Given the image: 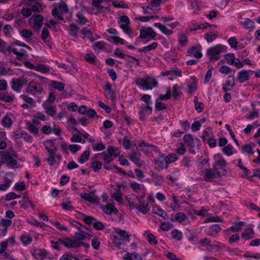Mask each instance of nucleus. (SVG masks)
Listing matches in <instances>:
<instances>
[{
	"label": "nucleus",
	"mask_w": 260,
	"mask_h": 260,
	"mask_svg": "<svg viewBox=\"0 0 260 260\" xmlns=\"http://www.w3.org/2000/svg\"><path fill=\"white\" fill-rule=\"evenodd\" d=\"M204 180L206 182H211L214 180L221 177L220 172L216 169H205L204 170Z\"/></svg>",
	"instance_id": "nucleus-6"
},
{
	"label": "nucleus",
	"mask_w": 260,
	"mask_h": 260,
	"mask_svg": "<svg viewBox=\"0 0 260 260\" xmlns=\"http://www.w3.org/2000/svg\"><path fill=\"white\" fill-rule=\"evenodd\" d=\"M136 83L138 86L141 87L146 90L152 89L158 84L157 81L155 79L149 77L139 78L136 80Z\"/></svg>",
	"instance_id": "nucleus-4"
},
{
	"label": "nucleus",
	"mask_w": 260,
	"mask_h": 260,
	"mask_svg": "<svg viewBox=\"0 0 260 260\" xmlns=\"http://www.w3.org/2000/svg\"><path fill=\"white\" fill-rule=\"evenodd\" d=\"M17 156L18 153L13 149H12V153L8 151H0V157L2 159H5L9 161L13 158H17Z\"/></svg>",
	"instance_id": "nucleus-11"
},
{
	"label": "nucleus",
	"mask_w": 260,
	"mask_h": 260,
	"mask_svg": "<svg viewBox=\"0 0 260 260\" xmlns=\"http://www.w3.org/2000/svg\"><path fill=\"white\" fill-rule=\"evenodd\" d=\"M112 197L118 203H121L123 201L122 192L119 189H114V192Z\"/></svg>",
	"instance_id": "nucleus-29"
},
{
	"label": "nucleus",
	"mask_w": 260,
	"mask_h": 260,
	"mask_svg": "<svg viewBox=\"0 0 260 260\" xmlns=\"http://www.w3.org/2000/svg\"><path fill=\"white\" fill-rule=\"evenodd\" d=\"M72 239L70 238H65L64 239L59 238V242L62 245H63L66 248H72Z\"/></svg>",
	"instance_id": "nucleus-36"
},
{
	"label": "nucleus",
	"mask_w": 260,
	"mask_h": 260,
	"mask_svg": "<svg viewBox=\"0 0 260 260\" xmlns=\"http://www.w3.org/2000/svg\"><path fill=\"white\" fill-rule=\"evenodd\" d=\"M20 35L24 38L28 39H30L32 35V32L28 29H23L20 32Z\"/></svg>",
	"instance_id": "nucleus-56"
},
{
	"label": "nucleus",
	"mask_w": 260,
	"mask_h": 260,
	"mask_svg": "<svg viewBox=\"0 0 260 260\" xmlns=\"http://www.w3.org/2000/svg\"><path fill=\"white\" fill-rule=\"evenodd\" d=\"M152 108L150 105L142 104L141 106V110L139 112V119L142 121L146 120L147 115L152 113Z\"/></svg>",
	"instance_id": "nucleus-9"
},
{
	"label": "nucleus",
	"mask_w": 260,
	"mask_h": 260,
	"mask_svg": "<svg viewBox=\"0 0 260 260\" xmlns=\"http://www.w3.org/2000/svg\"><path fill=\"white\" fill-rule=\"evenodd\" d=\"M254 236V232L252 229L246 230L241 234V237L245 240L252 239Z\"/></svg>",
	"instance_id": "nucleus-27"
},
{
	"label": "nucleus",
	"mask_w": 260,
	"mask_h": 260,
	"mask_svg": "<svg viewBox=\"0 0 260 260\" xmlns=\"http://www.w3.org/2000/svg\"><path fill=\"white\" fill-rule=\"evenodd\" d=\"M226 166V162L225 160L222 157L219 159L216 160L213 165V168L217 171L219 169L225 168Z\"/></svg>",
	"instance_id": "nucleus-19"
},
{
	"label": "nucleus",
	"mask_w": 260,
	"mask_h": 260,
	"mask_svg": "<svg viewBox=\"0 0 260 260\" xmlns=\"http://www.w3.org/2000/svg\"><path fill=\"white\" fill-rule=\"evenodd\" d=\"M222 152L227 156H231L236 153L234 148L231 144H229L222 148Z\"/></svg>",
	"instance_id": "nucleus-21"
},
{
	"label": "nucleus",
	"mask_w": 260,
	"mask_h": 260,
	"mask_svg": "<svg viewBox=\"0 0 260 260\" xmlns=\"http://www.w3.org/2000/svg\"><path fill=\"white\" fill-rule=\"evenodd\" d=\"M171 234L173 239L180 241L182 239L183 235L182 232L177 229L172 230Z\"/></svg>",
	"instance_id": "nucleus-31"
},
{
	"label": "nucleus",
	"mask_w": 260,
	"mask_h": 260,
	"mask_svg": "<svg viewBox=\"0 0 260 260\" xmlns=\"http://www.w3.org/2000/svg\"><path fill=\"white\" fill-rule=\"evenodd\" d=\"M157 43H152L151 44L147 46H144L142 48L140 49V51L144 52H149L152 50L155 49L157 47Z\"/></svg>",
	"instance_id": "nucleus-39"
},
{
	"label": "nucleus",
	"mask_w": 260,
	"mask_h": 260,
	"mask_svg": "<svg viewBox=\"0 0 260 260\" xmlns=\"http://www.w3.org/2000/svg\"><path fill=\"white\" fill-rule=\"evenodd\" d=\"M139 147L141 148V151L144 153H147L150 151V148H151L152 150L157 152V147L149 144L144 141H142L139 144Z\"/></svg>",
	"instance_id": "nucleus-12"
},
{
	"label": "nucleus",
	"mask_w": 260,
	"mask_h": 260,
	"mask_svg": "<svg viewBox=\"0 0 260 260\" xmlns=\"http://www.w3.org/2000/svg\"><path fill=\"white\" fill-rule=\"evenodd\" d=\"M156 34L154 30L151 27H143L140 30L139 37L137 39V40L139 38L141 39H145L150 37V40H156L155 38Z\"/></svg>",
	"instance_id": "nucleus-8"
},
{
	"label": "nucleus",
	"mask_w": 260,
	"mask_h": 260,
	"mask_svg": "<svg viewBox=\"0 0 260 260\" xmlns=\"http://www.w3.org/2000/svg\"><path fill=\"white\" fill-rule=\"evenodd\" d=\"M153 162L155 166L156 170L158 171H160L165 168H167V166H165L166 164L165 161V155L161 153H159L156 158L154 159Z\"/></svg>",
	"instance_id": "nucleus-10"
},
{
	"label": "nucleus",
	"mask_w": 260,
	"mask_h": 260,
	"mask_svg": "<svg viewBox=\"0 0 260 260\" xmlns=\"http://www.w3.org/2000/svg\"><path fill=\"white\" fill-rule=\"evenodd\" d=\"M27 83V80L23 77L13 78L10 81V85L12 90L18 93L21 92L22 88Z\"/></svg>",
	"instance_id": "nucleus-7"
},
{
	"label": "nucleus",
	"mask_w": 260,
	"mask_h": 260,
	"mask_svg": "<svg viewBox=\"0 0 260 260\" xmlns=\"http://www.w3.org/2000/svg\"><path fill=\"white\" fill-rule=\"evenodd\" d=\"M218 37V33H214L212 31L208 32L204 35V38L208 43L212 42Z\"/></svg>",
	"instance_id": "nucleus-28"
},
{
	"label": "nucleus",
	"mask_w": 260,
	"mask_h": 260,
	"mask_svg": "<svg viewBox=\"0 0 260 260\" xmlns=\"http://www.w3.org/2000/svg\"><path fill=\"white\" fill-rule=\"evenodd\" d=\"M201 49L202 47L200 45L196 46H192L188 50V52L193 55V56L196 58H200L202 56Z\"/></svg>",
	"instance_id": "nucleus-15"
},
{
	"label": "nucleus",
	"mask_w": 260,
	"mask_h": 260,
	"mask_svg": "<svg viewBox=\"0 0 260 260\" xmlns=\"http://www.w3.org/2000/svg\"><path fill=\"white\" fill-rule=\"evenodd\" d=\"M225 59L227 60L228 64L230 65H234V61L236 60V58L235 57L234 54L228 53L224 55Z\"/></svg>",
	"instance_id": "nucleus-43"
},
{
	"label": "nucleus",
	"mask_w": 260,
	"mask_h": 260,
	"mask_svg": "<svg viewBox=\"0 0 260 260\" xmlns=\"http://www.w3.org/2000/svg\"><path fill=\"white\" fill-rule=\"evenodd\" d=\"M212 129L210 127H207L203 132V135H202V139L203 142H205L206 141V138L209 137L211 138L212 137Z\"/></svg>",
	"instance_id": "nucleus-50"
},
{
	"label": "nucleus",
	"mask_w": 260,
	"mask_h": 260,
	"mask_svg": "<svg viewBox=\"0 0 260 260\" xmlns=\"http://www.w3.org/2000/svg\"><path fill=\"white\" fill-rule=\"evenodd\" d=\"M226 50V46L221 44H218L209 48L207 50V55L209 56L210 60L216 61L219 59L220 53L225 52Z\"/></svg>",
	"instance_id": "nucleus-2"
},
{
	"label": "nucleus",
	"mask_w": 260,
	"mask_h": 260,
	"mask_svg": "<svg viewBox=\"0 0 260 260\" xmlns=\"http://www.w3.org/2000/svg\"><path fill=\"white\" fill-rule=\"evenodd\" d=\"M108 152L112 156H114L115 157L117 156L120 152L118 149H116L114 147L109 146L107 148Z\"/></svg>",
	"instance_id": "nucleus-48"
},
{
	"label": "nucleus",
	"mask_w": 260,
	"mask_h": 260,
	"mask_svg": "<svg viewBox=\"0 0 260 260\" xmlns=\"http://www.w3.org/2000/svg\"><path fill=\"white\" fill-rule=\"evenodd\" d=\"M243 25L245 28L250 29L253 30L255 27L254 22L249 18L245 19Z\"/></svg>",
	"instance_id": "nucleus-42"
},
{
	"label": "nucleus",
	"mask_w": 260,
	"mask_h": 260,
	"mask_svg": "<svg viewBox=\"0 0 260 260\" xmlns=\"http://www.w3.org/2000/svg\"><path fill=\"white\" fill-rule=\"evenodd\" d=\"M175 220L181 223L186 219V215L182 212H179L175 215Z\"/></svg>",
	"instance_id": "nucleus-57"
},
{
	"label": "nucleus",
	"mask_w": 260,
	"mask_h": 260,
	"mask_svg": "<svg viewBox=\"0 0 260 260\" xmlns=\"http://www.w3.org/2000/svg\"><path fill=\"white\" fill-rule=\"evenodd\" d=\"M92 147L94 151H102L106 148L105 145L101 141L98 144H92Z\"/></svg>",
	"instance_id": "nucleus-47"
},
{
	"label": "nucleus",
	"mask_w": 260,
	"mask_h": 260,
	"mask_svg": "<svg viewBox=\"0 0 260 260\" xmlns=\"http://www.w3.org/2000/svg\"><path fill=\"white\" fill-rule=\"evenodd\" d=\"M93 227L96 230H103L105 228V225L102 222L98 221L96 219L93 222Z\"/></svg>",
	"instance_id": "nucleus-63"
},
{
	"label": "nucleus",
	"mask_w": 260,
	"mask_h": 260,
	"mask_svg": "<svg viewBox=\"0 0 260 260\" xmlns=\"http://www.w3.org/2000/svg\"><path fill=\"white\" fill-rule=\"evenodd\" d=\"M26 124L27 126L26 128L27 129V130L29 131L30 133H31L35 136L38 135L39 133V130L38 127L36 125H35L34 124H32L29 121H26Z\"/></svg>",
	"instance_id": "nucleus-25"
},
{
	"label": "nucleus",
	"mask_w": 260,
	"mask_h": 260,
	"mask_svg": "<svg viewBox=\"0 0 260 260\" xmlns=\"http://www.w3.org/2000/svg\"><path fill=\"white\" fill-rule=\"evenodd\" d=\"M103 211L108 215H110L112 213H116L118 212L117 209L113 205H107L104 206Z\"/></svg>",
	"instance_id": "nucleus-26"
},
{
	"label": "nucleus",
	"mask_w": 260,
	"mask_h": 260,
	"mask_svg": "<svg viewBox=\"0 0 260 260\" xmlns=\"http://www.w3.org/2000/svg\"><path fill=\"white\" fill-rule=\"evenodd\" d=\"M160 228L164 231H168L173 228V224L169 222H167V223L164 222L161 223Z\"/></svg>",
	"instance_id": "nucleus-58"
},
{
	"label": "nucleus",
	"mask_w": 260,
	"mask_h": 260,
	"mask_svg": "<svg viewBox=\"0 0 260 260\" xmlns=\"http://www.w3.org/2000/svg\"><path fill=\"white\" fill-rule=\"evenodd\" d=\"M43 108L46 113L51 116H53L56 113V108L55 106H48L45 103L43 104Z\"/></svg>",
	"instance_id": "nucleus-22"
},
{
	"label": "nucleus",
	"mask_w": 260,
	"mask_h": 260,
	"mask_svg": "<svg viewBox=\"0 0 260 260\" xmlns=\"http://www.w3.org/2000/svg\"><path fill=\"white\" fill-rule=\"evenodd\" d=\"M91 167L94 172H98L102 168V164L100 161L95 160L91 163Z\"/></svg>",
	"instance_id": "nucleus-64"
},
{
	"label": "nucleus",
	"mask_w": 260,
	"mask_h": 260,
	"mask_svg": "<svg viewBox=\"0 0 260 260\" xmlns=\"http://www.w3.org/2000/svg\"><path fill=\"white\" fill-rule=\"evenodd\" d=\"M21 241L24 246H26L32 242V239L30 236H22Z\"/></svg>",
	"instance_id": "nucleus-54"
},
{
	"label": "nucleus",
	"mask_w": 260,
	"mask_h": 260,
	"mask_svg": "<svg viewBox=\"0 0 260 260\" xmlns=\"http://www.w3.org/2000/svg\"><path fill=\"white\" fill-rule=\"evenodd\" d=\"M61 207L63 210L67 211H72L74 209L72 205V202L70 201L62 202L61 204Z\"/></svg>",
	"instance_id": "nucleus-53"
},
{
	"label": "nucleus",
	"mask_w": 260,
	"mask_h": 260,
	"mask_svg": "<svg viewBox=\"0 0 260 260\" xmlns=\"http://www.w3.org/2000/svg\"><path fill=\"white\" fill-rule=\"evenodd\" d=\"M79 231H80V233H76L74 237L75 239L81 241V240H83L86 238V235H87V234L84 232L82 230H80Z\"/></svg>",
	"instance_id": "nucleus-52"
},
{
	"label": "nucleus",
	"mask_w": 260,
	"mask_h": 260,
	"mask_svg": "<svg viewBox=\"0 0 260 260\" xmlns=\"http://www.w3.org/2000/svg\"><path fill=\"white\" fill-rule=\"evenodd\" d=\"M69 28H70V35L74 37H77V32L79 30V27L77 26L74 23H71L69 25Z\"/></svg>",
	"instance_id": "nucleus-40"
},
{
	"label": "nucleus",
	"mask_w": 260,
	"mask_h": 260,
	"mask_svg": "<svg viewBox=\"0 0 260 260\" xmlns=\"http://www.w3.org/2000/svg\"><path fill=\"white\" fill-rule=\"evenodd\" d=\"M52 87L59 91H62L64 89L65 84L59 81H52Z\"/></svg>",
	"instance_id": "nucleus-34"
},
{
	"label": "nucleus",
	"mask_w": 260,
	"mask_h": 260,
	"mask_svg": "<svg viewBox=\"0 0 260 260\" xmlns=\"http://www.w3.org/2000/svg\"><path fill=\"white\" fill-rule=\"evenodd\" d=\"M5 183L0 184V190L5 191L10 186L11 181L7 178H5Z\"/></svg>",
	"instance_id": "nucleus-60"
},
{
	"label": "nucleus",
	"mask_w": 260,
	"mask_h": 260,
	"mask_svg": "<svg viewBox=\"0 0 260 260\" xmlns=\"http://www.w3.org/2000/svg\"><path fill=\"white\" fill-rule=\"evenodd\" d=\"M179 124L181 125L183 130V132H184V133L187 132L189 129L190 123L187 120H181L179 121Z\"/></svg>",
	"instance_id": "nucleus-46"
},
{
	"label": "nucleus",
	"mask_w": 260,
	"mask_h": 260,
	"mask_svg": "<svg viewBox=\"0 0 260 260\" xmlns=\"http://www.w3.org/2000/svg\"><path fill=\"white\" fill-rule=\"evenodd\" d=\"M133 147L132 152L128 153L127 157L129 159L132 161L137 167L140 168L144 164V161L141 160V153L139 152L138 148L136 147V144H134Z\"/></svg>",
	"instance_id": "nucleus-5"
},
{
	"label": "nucleus",
	"mask_w": 260,
	"mask_h": 260,
	"mask_svg": "<svg viewBox=\"0 0 260 260\" xmlns=\"http://www.w3.org/2000/svg\"><path fill=\"white\" fill-rule=\"evenodd\" d=\"M14 99V96L13 94L11 95H6L4 94L3 96H0V100H3L6 103H11L13 102Z\"/></svg>",
	"instance_id": "nucleus-55"
},
{
	"label": "nucleus",
	"mask_w": 260,
	"mask_h": 260,
	"mask_svg": "<svg viewBox=\"0 0 260 260\" xmlns=\"http://www.w3.org/2000/svg\"><path fill=\"white\" fill-rule=\"evenodd\" d=\"M243 225L244 222L243 221L235 222L234 224L230 227V229L233 232H238L241 230V228Z\"/></svg>",
	"instance_id": "nucleus-41"
},
{
	"label": "nucleus",
	"mask_w": 260,
	"mask_h": 260,
	"mask_svg": "<svg viewBox=\"0 0 260 260\" xmlns=\"http://www.w3.org/2000/svg\"><path fill=\"white\" fill-rule=\"evenodd\" d=\"M127 201L131 209H136L144 214H147L150 210L148 207L149 203L144 199L142 196L138 197L132 194L127 198Z\"/></svg>",
	"instance_id": "nucleus-1"
},
{
	"label": "nucleus",
	"mask_w": 260,
	"mask_h": 260,
	"mask_svg": "<svg viewBox=\"0 0 260 260\" xmlns=\"http://www.w3.org/2000/svg\"><path fill=\"white\" fill-rule=\"evenodd\" d=\"M80 32L85 36L86 37L90 39L91 42H93L94 41V39H92L91 38V32L90 29H89L87 27H84L83 29L80 31Z\"/></svg>",
	"instance_id": "nucleus-49"
},
{
	"label": "nucleus",
	"mask_w": 260,
	"mask_h": 260,
	"mask_svg": "<svg viewBox=\"0 0 260 260\" xmlns=\"http://www.w3.org/2000/svg\"><path fill=\"white\" fill-rule=\"evenodd\" d=\"M173 96L176 99L178 100L181 94L180 89L177 84H175L173 87Z\"/></svg>",
	"instance_id": "nucleus-35"
},
{
	"label": "nucleus",
	"mask_w": 260,
	"mask_h": 260,
	"mask_svg": "<svg viewBox=\"0 0 260 260\" xmlns=\"http://www.w3.org/2000/svg\"><path fill=\"white\" fill-rule=\"evenodd\" d=\"M12 221L10 219L2 218L1 220V224L4 227V228H6L8 230V228L11 226L12 224Z\"/></svg>",
	"instance_id": "nucleus-62"
},
{
	"label": "nucleus",
	"mask_w": 260,
	"mask_h": 260,
	"mask_svg": "<svg viewBox=\"0 0 260 260\" xmlns=\"http://www.w3.org/2000/svg\"><path fill=\"white\" fill-rule=\"evenodd\" d=\"M221 228L219 224H214L209 228L207 235L215 237V234L219 232Z\"/></svg>",
	"instance_id": "nucleus-18"
},
{
	"label": "nucleus",
	"mask_w": 260,
	"mask_h": 260,
	"mask_svg": "<svg viewBox=\"0 0 260 260\" xmlns=\"http://www.w3.org/2000/svg\"><path fill=\"white\" fill-rule=\"evenodd\" d=\"M85 58L86 60L90 63H94L96 59V56L93 53H86Z\"/></svg>",
	"instance_id": "nucleus-44"
},
{
	"label": "nucleus",
	"mask_w": 260,
	"mask_h": 260,
	"mask_svg": "<svg viewBox=\"0 0 260 260\" xmlns=\"http://www.w3.org/2000/svg\"><path fill=\"white\" fill-rule=\"evenodd\" d=\"M152 212L153 213L157 214L165 220L169 219V216L167 213L162 209L158 208L157 206H155L153 207Z\"/></svg>",
	"instance_id": "nucleus-16"
},
{
	"label": "nucleus",
	"mask_w": 260,
	"mask_h": 260,
	"mask_svg": "<svg viewBox=\"0 0 260 260\" xmlns=\"http://www.w3.org/2000/svg\"><path fill=\"white\" fill-rule=\"evenodd\" d=\"M114 231L117 236L123 241H129V238L131 236V234H129L128 232L120 228H115Z\"/></svg>",
	"instance_id": "nucleus-14"
},
{
	"label": "nucleus",
	"mask_w": 260,
	"mask_h": 260,
	"mask_svg": "<svg viewBox=\"0 0 260 260\" xmlns=\"http://www.w3.org/2000/svg\"><path fill=\"white\" fill-rule=\"evenodd\" d=\"M110 237L113 243L117 249H121V246L123 245V243L122 241L123 240L116 235H110Z\"/></svg>",
	"instance_id": "nucleus-20"
},
{
	"label": "nucleus",
	"mask_w": 260,
	"mask_h": 260,
	"mask_svg": "<svg viewBox=\"0 0 260 260\" xmlns=\"http://www.w3.org/2000/svg\"><path fill=\"white\" fill-rule=\"evenodd\" d=\"M238 79L240 83H243L249 80L248 71L241 70L238 74Z\"/></svg>",
	"instance_id": "nucleus-17"
},
{
	"label": "nucleus",
	"mask_w": 260,
	"mask_h": 260,
	"mask_svg": "<svg viewBox=\"0 0 260 260\" xmlns=\"http://www.w3.org/2000/svg\"><path fill=\"white\" fill-rule=\"evenodd\" d=\"M178 158L177 155L175 153H170L165 157V161L166 165L170 164L176 161Z\"/></svg>",
	"instance_id": "nucleus-30"
},
{
	"label": "nucleus",
	"mask_w": 260,
	"mask_h": 260,
	"mask_svg": "<svg viewBox=\"0 0 260 260\" xmlns=\"http://www.w3.org/2000/svg\"><path fill=\"white\" fill-rule=\"evenodd\" d=\"M45 149L50 155H55L57 149L55 147V143L52 140H47L45 142Z\"/></svg>",
	"instance_id": "nucleus-13"
},
{
	"label": "nucleus",
	"mask_w": 260,
	"mask_h": 260,
	"mask_svg": "<svg viewBox=\"0 0 260 260\" xmlns=\"http://www.w3.org/2000/svg\"><path fill=\"white\" fill-rule=\"evenodd\" d=\"M12 119L8 116H4L2 120V125L5 127H9L12 124Z\"/></svg>",
	"instance_id": "nucleus-37"
},
{
	"label": "nucleus",
	"mask_w": 260,
	"mask_h": 260,
	"mask_svg": "<svg viewBox=\"0 0 260 260\" xmlns=\"http://www.w3.org/2000/svg\"><path fill=\"white\" fill-rule=\"evenodd\" d=\"M31 10L35 13H40L43 10L42 5L40 3L37 2L32 7Z\"/></svg>",
	"instance_id": "nucleus-59"
},
{
	"label": "nucleus",
	"mask_w": 260,
	"mask_h": 260,
	"mask_svg": "<svg viewBox=\"0 0 260 260\" xmlns=\"http://www.w3.org/2000/svg\"><path fill=\"white\" fill-rule=\"evenodd\" d=\"M35 70L43 73H47L49 71L48 67L46 64L42 63H38L36 65Z\"/></svg>",
	"instance_id": "nucleus-45"
},
{
	"label": "nucleus",
	"mask_w": 260,
	"mask_h": 260,
	"mask_svg": "<svg viewBox=\"0 0 260 260\" xmlns=\"http://www.w3.org/2000/svg\"><path fill=\"white\" fill-rule=\"evenodd\" d=\"M153 183L157 186H160L165 182L164 177L157 174H153L152 176Z\"/></svg>",
	"instance_id": "nucleus-23"
},
{
	"label": "nucleus",
	"mask_w": 260,
	"mask_h": 260,
	"mask_svg": "<svg viewBox=\"0 0 260 260\" xmlns=\"http://www.w3.org/2000/svg\"><path fill=\"white\" fill-rule=\"evenodd\" d=\"M81 216V218L83 221L88 225H91L93 224L94 221L96 220V218L88 215H86L84 214L80 213Z\"/></svg>",
	"instance_id": "nucleus-24"
},
{
	"label": "nucleus",
	"mask_w": 260,
	"mask_h": 260,
	"mask_svg": "<svg viewBox=\"0 0 260 260\" xmlns=\"http://www.w3.org/2000/svg\"><path fill=\"white\" fill-rule=\"evenodd\" d=\"M183 139L184 141L191 148L194 146V141L191 134H186L184 135Z\"/></svg>",
	"instance_id": "nucleus-32"
},
{
	"label": "nucleus",
	"mask_w": 260,
	"mask_h": 260,
	"mask_svg": "<svg viewBox=\"0 0 260 260\" xmlns=\"http://www.w3.org/2000/svg\"><path fill=\"white\" fill-rule=\"evenodd\" d=\"M129 186L131 188H132V189L137 192L141 188V186L142 185L141 184H139L136 182L135 181H132L129 183Z\"/></svg>",
	"instance_id": "nucleus-61"
},
{
	"label": "nucleus",
	"mask_w": 260,
	"mask_h": 260,
	"mask_svg": "<svg viewBox=\"0 0 260 260\" xmlns=\"http://www.w3.org/2000/svg\"><path fill=\"white\" fill-rule=\"evenodd\" d=\"M90 151L88 150L84 151L82 154L81 157L78 159V161L80 164H84L86 162L89 157Z\"/></svg>",
	"instance_id": "nucleus-33"
},
{
	"label": "nucleus",
	"mask_w": 260,
	"mask_h": 260,
	"mask_svg": "<svg viewBox=\"0 0 260 260\" xmlns=\"http://www.w3.org/2000/svg\"><path fill=\"white\" fill-rule=\"evenodd\" d=\"M80 196L82 199L91 203H95L96 202L95 199L87 193H81Z\"/></svg>",
	"instance_id": "nucleus-38"
},
{
	"label": "nucleus",
	"mask_w": 260,
	"mask_h": 260,
	"mask_svg": "<svg viewBox=\"0 0 260 260\" xmlns=\"http://www.w3.org/2000/svg\"><path fill=\"white\" fill-rule=\"evenodd\" d=\"M25 91L26 93L34 96H38L43 92L44 89L41 83L35 81H31L27 84Z\"/></svg>",
	"instance_id": "nucleus-3"
},
{
	"label": "nucleus",
	"mask_w": 260,
	"mask_h": 260,
	"mask_svg": "<svg viewBox=\"0 0 260 260\" xmlns=\"http://www.w3.org/2000/svg\"><path fill=\"white\" fill-rule=\"evenodd\" d=\"M199 244H201L202 246H208L212 248L215 247V245H211V240L209 238H204L198 242Z\"/></svg>",
	"instance_id": "nucleus-51"
}]
</instances>
